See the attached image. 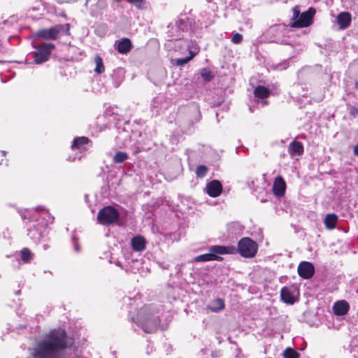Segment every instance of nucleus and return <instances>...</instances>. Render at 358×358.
Masks as SVG:
<instances>
[{"mask_svg": "<svg viewBox=\"0 0 358 358\" xmlns=\"http://www.w3.org/2000/svg\"><path fill=\"white\" fill-rule=\"evenodd\" d=\"M28 236L36 243H39L47 233L44 224L38 222L29 226L27 229Z\"/></svg>", "mask_w": 358, "mask_h": 358, "instance_id": "nucleus-8", "label": "nucleus"}, {"mask_svg": "<svg viewBox=\"0 0 358 358\" xmlns=\"http://www.w3.org/2000/svg\"><path fill=\"white\" fill-rule=\"evenodd\" d=\"M303 145L299 141H293L288 147V152L292 156H300L303 153Z\"/></svg>", "mask_w": 358, "mask_h": 358, "instance_id": "nucleus-18", "label": "nucleus"}, {"mask_svg": "<svg viewBox=\"0 0 358 358\" xmlns=\"http://www.w3.org/2000/svg\"><path fill=\"white\" fill-rule=\"evenodd\" d=\"M243 41V36L238 33L233 34L231 42L234 44H239Z\"/></svg>", "mask_w": 358, "mask_h": 358, "instance_id": "nucleus-32", "label": "nucleus"}, {"mask_svg": "<svg viewBox=\"0 0 358 358\" xmlns=\"http://www.w3.org/2000/svg\"><path fill=\"white\" fill-rule=\"evenodd\" d=\"M281 299L286 303L293 304L295 301L294 295L291 292L290 288L284 287L280 291Z\"/></svg>", "mask_w": 358, "mask_h": 358, "instance_id": "nucleus-20", "label": "nucleus"}, {"mask_svg": "<svg viewBox=\"0 0 358 358\" xmlns=\"http://www.w3.org/2000/svg\"><path fill=\"white\" fill-rule=\"evenodd\" d=\"M72 241L73 242V244H74V250H75V251L77 252H79L80 250V248L79 244L77 242V238H76V236H73L72 237Z\"/></svg>", "mask_w": 358, "mask_h": 358, "instance_id": "nucleus-34", "label": "nucleus"}, {"mask_svg": "<svg viewBox=\"0 0 358 358\" xmlns=\"http://www.w3.org/2000/svg\"><path fill=\"white\" fill-rule=\"evenodd\" d=\"M158 101H159V98H158V97H157V98H156V99H155L153 100V103H152V108H155V107H156V106H155V103H157Z\"/></svg>", "mask_w": 358, "mask_h": 358, "instance_id": "nucleus-41", "label": "nucleus"}, {"mask_svg": "<svg viewBox=\"0 0 358 358\" xmlns=\"http://www.w3.org/2000/svg\"><path fill=\"white\" fill-rule=\"evenodd\" d=\"M350 308L349 303L345 301H336L334 306L333 310L336 315H344L347 314Z\"/></svg>", "mask_w": 358, "mask_h": 358, "instance_id": "nucleus-13", "label": "nucleus"}, {"mask_svg": "<svg viewBox=\"0 0 358 358\" xmlns=\"http://www.w3.org/2000/svg\"><path fill=\"white\" fill-rule=\"evenodd\" d=\"M284 358H299L300 355L291 348H286L283 352Z\"/></svg>", "mask_w": 358, "mask_h": 358, "instance_id": "nucleus-28", "label": "nucleus"}, {"mask_svg": "<svg viewBox=\"0 0 358 358\" xmlns=\"http://www.w3.org/2000/svg\"><path fill=\"white\" fill-rule=\"evenodd\" d=\"M69 24H57L48 29L38 30L36 36L44 40H56L59 34L69 35Z\"/></svg>", "mask_w": 358, "mask_h": 358, "instance_id": "nucleus-4", "label": "nucleus"}, {"mask_svg": "<svg viewBox=\"0 0 358 358\" xmlns=\"http://www.w3.org/2000/svg\"><path fill=\"white\" fill-rule=\"evenodd\" d=\"M201 76L204 81L210 82L214 78V74L210 69L204 68L201 71Z\"/></svg>", "mask_w": 358, "mask_h": 358, "instance_id": "nucleus-26", "label": "nucleus"}, {"mask_svg": "<svg viewBox=\"0 0 358 358\" xmlns=\"http://www.w3.org/2000/svg\"><path fill=\"white\" fill-rule=\"evenodd\" d=\"M254 94L256 98L264 99L268 96L270 91L266 87L259 85L255 89Z\"/></svg>", "mask_w": 358, "mask_h": 358, "instance_id": "nucleus-23", "label": "nucleus"}, {"mask_svg": "<svg viewBox=\"0 0 358 358\" xmlns=\"http://www.w3.org/2000/svg\"><path fill=\"white\" fill-rule=\"evenodd\" d=\"M75 159H76V158H75V157H73V159H71V158H70V160H71V161H74Z\"/></svg>", "mask_w": 358, "mask_h": 358, "instance_id": "nucleus-52", "label": "nucleus"}, {"mask_svg": "<svg viewBox=\"0 0 358 358\" xmlns=\"http://www.w3.org/2000/svg\"><path fill=\"white\" fill-rule=\"evenodd\" d=\"M350 114L353 116L358 115V108L355 107L352 108L350 110Z\"/></svg>", "mask_w": 358, "mask_h": 358, "instance_id": "nucleus-36", "label": "nucleus"}, {"mask_svg": "<svg viewBox=\"0 0 358 358\" xmlns=\"http://www.w3.org/2000/svg\"><path fill=\"white\" fill-rule=\"evenodd\" d=\"M285 30V26H283L282 24H276V25L272 26L268 31V34L275 35V37L273 39L271 40V41L274 42V43H281V44L285 43L286 41L285 39L281 38L280 37H278L277 36V34L280 35V34H282Z\"/></svg>", "mask_w": 358, "mask_h": 358, "instance_id": "nucleus-12", "label": "nucleus"}, {"mask_svg": "<svg viewBox=\"0 0 358 358\" xmlns=\"http://www.w3.org/2000/svg\"><path fill=\"white\" fill-rule=\"evenodd\" d=\"M48 248H49L48 245H46V244L43 245V249L44 250H47Z\"/></svg>", "mask_w": 358, "mask_h": 358, "instance_id": "nucleus-45", "label": "nucleus"}, {"mask_svg": "<svg viewBox=\"0 0 358 358\" xmlns=\"http://www.w3.org/2000/svg\"><path fill=\"white\" fill-rule=\"evenodd\" d=\"M207 167L204 165H199L196 170V174L199 178H203L207 173Z\"/></svg>", "mask_w": 358, "mask_h": 358, "instance_id": "nucleus-31", "label": "nucleus"}, {"mask_svg": "<svg viewBox=\"0 0 358 358\" xmlns=\"http://www.w3.org/2000/svg\"><path fill=\"white\" fill-rule=\"evenodd\" d=\"M262 105H265L266 103V102L265 101H262Z\"/></svg>", "mask_w": 358, "mask_h": 358, "instance_id": "nucleus-49", "label": "nucleus"}, {"mask_svg": "<svg viewBox=\"0 0 358 358\" xmlns=\"http://www.w3.org/2000/svg\"><path fill=\"white\" fill-rule=\"evenodd\" d=\"M209 253L196 256L194 262H210L213 260H220L217 255L233 254L236 252V248L233 246L213 245L208 249Z\"/></svg>", "mask_w": 358, "mask_h": 358, "instance_id": "nucleus-3", "label": "nucleus"}, {"mask_svg": "<svg viewBox=\"0 0 358 358\" xmlns=\"http://www.w3.org/2000/svg\"><path fill=\"white\" fill-rule=\"evenodd\" d=\"M353 152H354L355 155L358 157V144H357L356 145L354 146Z\"/></svg>", "mask_w": 358, "mask_h": 358, "instance_id": "nucleus-38", "label": "nucleus"}, {"mask_svg": "<svg viewBox=\"0 0 358 358\" xmlns=\"http://www.w3.org/2000/svg\"><path fill=\"white\" fill-rule=\"evenodd\" d=\"M75 358H89L85 355H76Z\"/></svg>", "mask_w": 358, "mask_h": 358, "instance_id": "nucleus-43", "label": "nucleus"}, {"mask_svg": "<svg viewBox=\"0 0 358 358\" xmlns=\"http://www.w3.org/2000/svg\"><path fill=\"white\" fill-rule=\"evenodd\" d=\"M211 357L213 358H218L220 357V355H219V352H213L212 354H211Z\"/></svg>", "mask_w": 358, "mask_h": 358, "instance_id": "nucleus-39", "label": "nucleus"}, {"mask_svg": "<svg viewBox=\"0 0 358 358\" xmlns=\"http://www.w3.org/2000/svg\"><path fill=\"white\" fill-rule=\"evenodd\" d=\"M128 3L134 6L139 10L144 9L146 7L145 0H126Z\"/></svg>", "mask_w": 358, "mask_h": 358, "instance_id": "nucleus-30", "label": "nucleus"}, {"mask_svg": "<svg viewBox=\"0 0 358 358\" xmlns=\"http://www.w3.org/2000/svg\"><path fill=\"white\" fill-rule=\"evenodd\" d=\"M191 113L194 117V119L192 118L190 120L191 124L199 122L201 116L199 107L196 106H192L191 108Z\"/></svg>", "mask_w": 358, "mask_h": 358, "instance_id": "nucleus-29", "label": "nucleus"}, {"mask_svg": "<svg viewBox=\"0 0 358 358\" xmlns=\"http://www.w3.org/2000/svg\"><path fill=\"white\" fill-rule=\"evenodd\" d=\"M206 193L211 197L218 196L222 191L220 180H210L206 187Z\"/></svg>", "mask_w": 358, "mask_h": 358, "instance_id": "nucleus-11", "label": "nucleus"}, {"mask_svg": "<svg viewBox=\"0 0 358 358\" xmlns=\"http://www.w3.org/2000/svg\"><path fill=\"white\" fill-rule=\"evenodd\" d=\"M55 45L51 43H43L34 47L35 51L32 52L34 62L36 64H41L49 60Z\"/></svg>", "mask_w": 358, "mask_h": 358, "instance_id": "nucleus-6", "label": "nucleus"}, {"mask_svg": "<svg viewBox=\"0 0 358 358\" xmlns=\"http://www.w3.org/2000/svg\"><path fill=\"white\" fill-rule=\"evenodd\" d=\"M337 22L341 29L348 28L351 22V15L348 12H342L337 16Z\"/></svg>", "mask_w": 358, "mask_h": 358, "instance_id": "nucleus-16", "label": "nucleus"}, {"mask_svg": "<svg viewBox=\"0 0 358 358\" xmlns=\"http://www.w3.org/2000/svg\"><path fill=\"white\" fill-rule=\"evenodd\" d=\"M272 190L273 194L276 197H281L284 196L287 185L285 180H273Z\"/></svg>", "mask_w": 358, "mask_h": 358, "instance_id": "nucleus-14", "label": "nucleus"}, {"mask_svg": "<svg viewBox=\"0 0 358 358\" xmlns=\"http://www.w3.org/2000/svg\"><path fill=\"white\" fill-rule=\"evenodd\" d=\"M258 245L248 237L242 238L238 243V252L243 257L252 258L257 252Z\"/></svg>", "mask_w": 358, "mask_h": 358, "instance_id": "nucleus-7", "label": "nucleus"}, {"mask_svg": "<svg viewBox=\"0 0 358 358\" xmlns=\"http://www.w3.org/2000/svg\"><path fill=\"white\" fill-rule=\"evenodd\" d=\"M275 179H278V180H280V179H283L281 176H276L275 178Z\"/></svg>", "mask_w": 358, "mask_h": 358, "instance_id": "nucleus-46", "label": "nucleus"}, {"mask_svg": "<svg viewBox=\"0 0 358 358\" xmlns=\"http://www.w3.org/2000/svg\"><path fill=\"white\" fill-rule=\"evenodd\" d=\"M316 13L314 8L310 7L308 10L301 13L299 6L293 8L292 27L302 28L310 26Z\"/></svg>", "mask_w": 358, "mask_h": 358, "instance_id": "nucleus-2", "label": "nucleus"}, {"mask_svg": "<svg viewBox=\"0 0 358 358\" xmlns=\"http://www.w3.org/2000/svg\"><path fill=\"white\" fill-rule=\"evenodd\" d=\"M30 211L26 210L25 213L22 215V219H31L29 217Z\"/></svg>", "mask_w": 358, "mask_h": 358, "instance_id": "nucleus-37", "label": "nucleus"}, {"mask_svg": "<svg viewBox=\"0 0 358 358\" xmlns=\"http://www.w3.org/2000/svg\"><path fill=\"white\" fill-rule=\"evenodd\" d=\"M181 267H182V266H181V265H179V264H178V265L176 266V273H177L178 274H179V273H180V271H181Z\"/></svg>", "mask_w": 358, "mask_h": 358, "instance_id": "nucleus-40", "label": "nucleus"}, {"mask_svg": "<svg viewBox=\"0 0 358 358\" xmlns=\"http://www.w3.org/2000/svg\"><path fill=\"white\" fill-rule=\"evenodd\" d=\"M141 149L139 148H136L134 150V153L135 155H137L138 154L139 152H141Z\"/></svg>", "mask_w": 358, "mask_h": 358, "instance_id": "nucleus-42", "label": "nucleus"}, {"mask_svg": "<svg viewBox=\"0 0 358 358\" xmlns=\"http://www.w3.org/2000/svg\"><path fill=\"white\" fill-rule=\"evenodd\" d=\"M1 154H2L3 156H5V155H6V151H4V150H2V151H1Z\"/></svg>", "mask_w": 358, "mask_h": 358, "instance_id": "nucleus-47", "label": "nucleus"}, {"mask_svg": "<svg viewBox=\"0 0 358 358\" xmlns=\"http://www.w3.org/2000/svg\"><path fill=\"white\" fill-rule=\"evenodd\" d=\"M180 26H181V25L180 24V25L178 26V28H179V29H181L182 31H184V29H183V28H181V27H180Z\"/></svg>", "mask_w": 358, "mask_h": 358, "instance_id": "nucleus-51", "label": "nucleus"}, {"mask_svg": "<svg viewBox=\"0 0 358 358\" xmlns=\"http://www.w3.org/2000/svg\"><path fill=\"white\" fill-rule=\"evenodd\" d=\"M298 273L303 279H310L315 273V267L310 262H302L298 266Z\"/></svg>", "mask_w": 358, "mask_h": 358, "instance_id": "nucleus-9", "label": "nucleus"}, {"mask_svg": "<svg viewBox=\"0 0 358 358\" xmlns=\"http://www.w3.org/2000/svg\"><path fill=\"white\" fill-rule=\"evenodd\" d=\"M194 55H195L194 53H193L192 52H190L189 57H187L178 59L177 62V64L179 65L185 64L187 63L189 60H191L194 57Z\"/></svg>", "mask_w": 358, "mask_h": 358, "instance_id": "nucleus-33", "label": "nucleus"}, {"mask_svg": "<svg viewBox=\"0 0 358 358\" xmlns=\"http://www.w3.org/2000/svg\"><path fill=\"white\" fill-rule=\"evenodd\" d=\"M119 72H114L113 76H116Z\"/></svg>", "mask_w": 358, "mask_h": 358, "instance_id": "nucleus-48", "label": "nucleus"}, {"mask_svg": "<svg viewBox=\"0 0 358 358\" xmlns=\"http://www.w3.org/2000/svg\"><path fill=\"white\" fill-rule=\"evenodd\" d=\"M239 227H240V225L237 222H231V224H229V228L230 229H236V228H238Z\"/></svg>", "mask_w": 358, "mask_h": 358, "instance_id": "nucleus-35", "label": "nucleus"}, {"mask_svg": "<svg viewBox=\"0 0 358 358\" xmlns=\"http://www.w3.org/2000/svg\"><path fill=\"white\" fill-rule=\"evenodd\" d=\"M128 159V155L122 151L117 152L113 157V162L115 163H122Z\"/></svg>", "mask_w": 358, "mask_h": 358, "instance_id": "nucleus-27", "label": "nucleus"}, {"mask_svg": "<svg viewBox=\"0 0 358 358\" xmlns=\"http://www.w3.org/2000/svg\"><path fill=\"white\" fill-rule=\"evenodd\" d=\"M99 223L104 226L120 224V213L113 206H107L101 209L97 214Z\"/></svg>", "mask_w": 358, "mask_h": 358, "instance_id": "nucleus-5", "label": "nucleus"}, {"mask_svg": "<svg viewBox=\"0 0 358 358\" xmlns=\"http://www.w3.org/2000/svg\"><path fill=\"white\" fill-rule=\"evenodd\" d=\"M116 48L121 54L128 53L131 48V43L129 38H124L116 43Z\"/></svg>", "mask_w": 358, "mask_h": 358, "instance_id": "nucleus-19", "label": "nucleus"}, {"mask_svg": "<svg viewBox=\"0 0 358 358\" xmlns=\"http://www.w3.org/2000/svg\"><path fill=\"white\" fill-rule=\"evenodd\" d=\"M34 255L31 252V250L27 248H24L20 251V257L21 259L24 263H29L34 257Z\"/></svg>", "mask_w": 358, "mask_h": 358, "instance_id": "nucleus-24", "label": "nucleus"}, {"mask_svg": "<svg viewBox=\"0 0 358 358\" xmlns=\"http://www.w3.org/2000/svg\"><path fill=\"white\" fill-rule=\"evenodd\" d=\"M131 243L134 251L141 252L145 249L146 240L141 236H136L132 238Z\"/></svg>", "mask_w": 358, "mask_h": 358, "instance_id": "nucleus-15", "label": "nucleus"}, {"mask_svg": "<svg viewBox=\"0 0 358 358\" xmlns=\"http://www.w3.org/2000/svg\"><path fill=\"white\" fill-rule=\"evenodd\" d=\"M225 307L224 301L220 298H217L213 301L208 306V309L213 313H217L223 310Z\"/></svg>", "mask_w": 358, "mask_h": 358, "instance_id": "nucleus-21", "label": "nucleus"}, {"mask_svg": "<svg viewBox=\"0 0 358 358\" xmlns=\"http://www.w3.org/2000/svg\"><path fill=\"white\" fill-rule=\"evenodd\" d=\"M131 320L135 322L145 333L152 334L155 332L159 325L158 316L150 313V307L145 306L137 314L136 317L129 316Z\"/></svg>", "mask_w": 358, "mask_h": 358, "instance_id": "nucleus-1", "label": "nucleus"}, {"mask_svg": "<svg viewBox=\"0 0 358 358\" xmlns=\"http://www.w3.org/2000/svg\"><path fill=\"white\" fill-rule=\"evenodd\" d=\"M122 80V78L121 77V78H120V81H119V82H115V83H114V85H115L116 87H117L120 85V82H121Z\"/></svg>", "mask_w": 358, "mask_h": 358, "instance_id": "nucleus-44", "label": "nucleus"}, {"mask_svg": "<svg viewBox=\"0 0 358 358\" xmlns=\"http://www.w3.org/2000/svg\"><path fill=\"white\" fill-rule=\"evenodd\" d=\"M89 142V138L85 136L75 138L71 144V148L72 150L78 149L80 150H87V145Z\"/></svg>", "mask_w": 358, "mask_h": 358, "instance_id": "nucleus-17", "label": "nucleus"}, {"mask_svg": "<svg viewBox=\"0 0 358 358\" xmlns=\"http://www.w3.org/2000/svg\"><path fill=\"white\" fill-rule=\"evenodd\" d=\"M338 222V217L336 214H327L324 220V224L327 229H333L336 227Z\"/></svg>", "mask_w": 358, "mask_h": 358, "instance_id": "nucleus-22", "label": "nucleus"}, {"mask_svg": "<svg viewBox=\"0 0 358 358\" xmlns=\"http://www.w3.org/2000/svg\"><path fill=\"white\" fill-rule=\"evenodd\" d=\"M210 24H211V22H209V23L206 24H205V26H206V27H208V25H210Z\"/></svg>", "mask_w": 358, "mask_h": 358, "instance_id": "nucleus-50", "label": "nucleus"}, {"mask_svg": "<svg viewBox=\"0 0 358 358\" xmlns=\"http://www.w3.org/2000/svg\"><path fill=\"white\" fill-rule=\"evenodd\" d=\"M35 213L38 214V218H37V221L38 220H41L40 222L41 224H44L45 227L49 224H52L54 222L55 217L50 215L48 210L43 206H38L35 208Z\"/></svg>", "mask_w": 358, "mask_h": 358, "instance_id": "nucleus-10", "label": "nucleus"}, {"mask_svg": "<svg viewBox=\"0 0 358 358\" xmlns=\"http://www.w3.org/2000/svg\"><path fill=\"white\" fill-rule=\"evenodd\" d=\"M94 62L96 64V67L94 68V71L96 73H102L105 71V67L103 63L102 58L99 55H96L94 58Z\"/></svg>", "mask_w": 358, "mask_h": 358, "instance_id": "nucleus-25", "label": "nucleus"}]
</instances>
